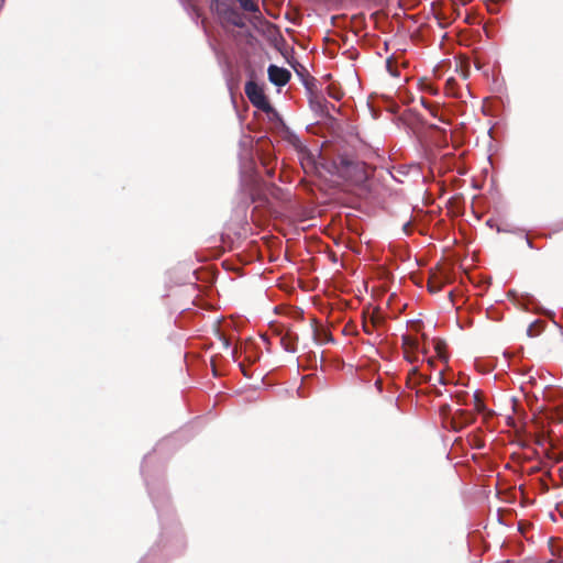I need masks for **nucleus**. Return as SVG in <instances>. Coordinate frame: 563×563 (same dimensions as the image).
Listing matches in <instances>:
<instances>
[{"mask_svg":"<svg viewBox=\"0 0 563 563\" xmlns=\"http://www.w3.org/2000/svg\"><path fill=\"white\" fill-rule=\"evenodd\" d=\"M444 343L441 341L433 340V349L435 356H427L426 344H421L418 338L406 335L402 338V349L405 358L410 363H418L419 361L427 360L429 366H433L435 358L446 362V355L444 351Z\"/></svg>","mask_w":563,"mask_h":563,"instance_id":"f257e3e1","label":"nucleus"},{"mask_svg":"<svg viewBox=\"0 0 563 563\" xmlns=\"http://www.w3.org/2000/svg\"><path fill=\"white\" fill-rule=\"evenodd\" d=\"M245 93L250 101L258 109L265 110L269 107L263 90L255 82L249 81L245 85Z\"/></svg>","mask_w":563,"mask_h":563,"instance_id":"f03ea898","label":"nucleus"},{"mask_svg":"<svg viewBox=\"0 0 563 563\" xmlns=\"http://www.w3.org/2000/svg\"><path fill=\"white\" fill-rule=\"evenodd\" d=\"M268 77L273 84L277 86H284L288 82L290 78V73L285 68L271 65L268 67Z\"/></svg>","mask_w":563,"mask_h":563,"instance_id":"7ed1b4c3","label":"nucleus"},{"mask_svg":"<svg viewBox=\"0 0 563 563\" xmlns=\"http://www.w3.org/2000/svg\"><path fill=\"white\" fill-rule=\"evenodd\" d=\"M240 5L249 12L258 11V5L255 0H238Z\"/></svg>","mask_w":563,"mask_h":563,"instance_id":"20e7f679","label":"nucleus"},{"mask_svg":"<svg viewBox=\"0 0 563 563\" xmlns=\"http://www.w3.org/2000/svg\"><path fill=\"white\" fill-rule=\"evenodd\" d=\"M474 401H475V409L477 411H482L484 409V405L476 395H474Z\"/></svg>","mask_w":563,"mask_h":563,"instance_id":"39448f33","label":"nucleus"},{"mask_svg":"<svg viewBox=\"0 0 563 563\" xmlns=\"http://www.w3.org/2000/svg\"><path fill=\"white\" fill-rule=\"evenodd\" d=\"M439 379H440V382L444 383L442 379V372L439 373Z\"/></svg>","mask_w":563,"mask_h":563,"instance_id":"423d86ee","label":"nucleus"}]
</instances>
